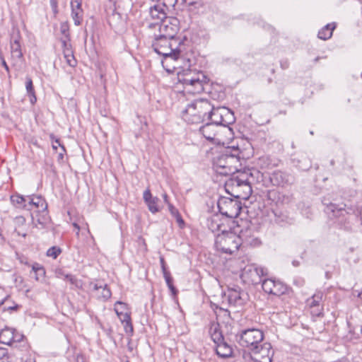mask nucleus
<instances>
[{
    "mask_svg": "<svg viewBox=\"0 0 362 362\" xmlns=\"http://www.w3.org/2000/svg\"><path fill=\"white\" fill-rule=\"evenodd\" d=\"M323 204L326 206V213L337 221L346 230H352V221L356 218V207L354 205H346L344 203L326 202Z\"/></svg>",
    "mask_w": 362,
    "mask_h": 362,
    "instance_id": "f257e3e1",
    "label": "nucleus"
},
{
    "mask_svg": "<svg viewBox=\"0 0 362 362\" xmlns=\"http://www.w3.org/2000/svg\"><path fill=\"white\" fill-rule=\"evenodd\" d=\"M178 81L183 85L186 92L192 94L200 93L204 90V85L209 79L202 71L197 69H183L177 74Z\"/></svg>",
    "mask_w": 362,
    "mask_h": 362,
    "instance_id": "f03ea898",
    "label": "nucleus"
},
{
    "mask_svg": "<svg viewBox=\"0 0 362 362\" xmlns=\"http://www.w3.org/2000/svg\"><path fill=\"white\" fill-rule=\"evenodd\" d=\"M182 45L180 39H170L159 35H155L152 42L154 51L163 56L165 61L168 59L176 61L180 55Z\"/></svg>",
    "mask_w": 362,
    "mask_h": 362,
    "instance_id": "7ed1b4c3",
    "label": "nucleus"
},
{
    "mask_svg": "<svg viewBox=\"0 0 362 362\" xmlns=\"http://www.w3.org/2000/svg\"><path fill=\"white\" fill-rule=\"evenodd\" d=\"M211 111L207 115V119L210 120L211 124L223 130L226 137L233 136V129L229 127L235 122L233 112L228 108L224 107H214L211 105Z\"/></svg>",
    "mask_w": 362,
    "mask_h": 362,
    "instance_id": "20e7f679",
    "label": "nucleus"
},
{
    "mask_svg": "<svg viewBox=\"0 0 362 362\" xmlns=\"http://www.w3.org/2000/svg\"><path fill=\"white\" fill-rule=\"evenodd\" d=\"M211 110V104L208 100H197L183 110L182 118L188 123L199 124L207 118V115Z\"/></svg>",
    "mask_w": 362,
    "mask_h": 362,
    "instance_id": "39448f33",
    "label": "nucleus"
},
{
    "mask_svg": "<svg viewBox=\"0 0 362 362\" xmlns=\"http://www.w3.org/2000/svg\"><path fill=\"white\" fill-rule=\"evenodd\" d=\"M244 175L233 177L226 183V190L235 198L247 199L252 193L250 182L245 178Z\"/></svg>",
    "mask_w": 362,
    "mask_h": 362,
    "instance_id": "423d86ee",
    "label": "nucleus"
},
{
    "mask_svg": "<svg viewBox=\"0 0 362 362\" xmlns=\"http://www.w3.org/2000/svg\"><path fill=\"white\" fill-rule=\"evenodd\" d=\"M215 245L217 250L226 254H233L241 245L240 233L237 235L233 232H223L217 235Z\"/></svg>",
    "mask_w": 362,
    "mask_h": 362,
    "instance_id": "0eeeda50",
    "label": "nucleus"
},
{
    "mask_svg": "<svg viewBox=\"0 0 362 362\" xmlns=\"http://www.w3.org/2000/svg\"><path fill=\"white\" fill-rule=\"evenodd\" d=\"M238 162L237 157L230 154V150L227 148L224 153L214 159V168L218 173L228 175L237 170L234 164Z\"/></svg>",
    "mask_w": 362,
    "mask_h": 362,
    "instance_id": "6e6552de",
    "label": "nucleus"
},
{
    "mask_svg": "<svg viewBox=\"0 0 362 362\" xmlns=\"http://www.w3.org/2000/svg\"><path fill=\"white\" fill-rule=\"evenodd\" d=\"M264 334L258 329H248L240 332L239 344L247 349L248 354L256 349L263 341Z\"/></svg>",
    "mask_w": 362,
    "mask_h": 362,
    "instance_id": "1a4fd4ad",
    "label": "nucleus"
},
{
    "mask_svg": "<svg viewBox=\"0 0 362 362\" xmlns=\"http://www.w3.org/2000/svg\"><path fill=\"white\" fill-rule=\"evenodd\" d=\"M176 0H170V2H166L165 0L163 1V4L158 2L154 6L149 8V18L147 21H149L148 27L152 28L153 26L158 25L167 17L166 9L170 6H174Z\"/></svg>",
    "mask_w": 362,
    "mask_h": 362,
    "instance_id": "9d476101",
    "label": "nucleus"
},
{
    "mask_svg": "<svg viewBox=\"0 0 362 362\" xmlns=\"http://www.w3.org/2000/svg\"><path fill=\"white\" fill-rule=\"evenodd\" d=\"M268 276L267 269L255 264L247 265L243 269L240 278L247 284H258L262 278Z\"/></svg>",
    "mask_w": 362,
    "mask_h": 362,
    "instance_id": "9b49d317",
    "label": "nucleus"
},
{
    "mask_svg": "<svg viewBox=\"0 0 362 362\" xmlns=\"http://www.w3.org/2000/svg\"><path fill=\"white\" fill-rule=\"evenodd\" d=\"M217 205L222 215L231 218H236L242 209L241 203L238 198L221 197L218 199Z\"/></svg>",
    "mask_w": 362,
    "mask_h": 362,
    "instance_id": "f8f14e48",
    "label": "nucleus"
},
{
    "mask_svg": "<svg viewBox=\"0 0 362 362\" xmlns=\"http://www.w3.org/2000/svg\"><path fill=\"white\" fill-rule=\"evenodd\" d=\"M273 354L271 344L262 341L248 356L254 362H272Z\"/></svg>",
    "mask_w": 362,
    "mask_h": 362,
    "instance_id": "ddd939ff",
    "label": "nucleus"
},
{
    "mask_svg": "<svg viewBox=\"0 0 362 362\" xmlns=\"http://www.w3.org/2000/svg\"><path fill=\"white\" fill-rule=\"evenodd\" d=\"M199 132L208 141L216 144H224L223 130L211 122H207L205 125L200 127Z\"/></svg>",
    "mask_w": 362,
    "mask_h": 362,
    "instance_id": "4468645a",
    "label": "nucleus"
},
{
    "mask_svg": "<svg viewBox=\"0 0 362 362\" xmlns=\"http://www.w3.org/2000/svg\"><path fill=\"white\" fill-rule=\"evenodd\" d=\"M158 26L159 27V36L177 39L176 35L179 31V21L177 18L168 17Z\"/></svg>",
    "mask_w": 362,
    "mask_h": 362,
    "instance_id": "2eb2a0df",
    "label": "nucleus"
},
{
    "mask_svg": "<svg viewBox=\"0 0 362 362\" xmlns=\"http://www.w3.org/2000/svg\"><path fill=\"white\" fill-rule=\"evenodd\" d=\"M270 180L274 185L284 187L293 184L295 177L287 172L275 170L272 173Z\"/></svg>",
    "mask_w": 362,
    "mask_h": 362,
    "instance_id": "dca6fc26",
    "label": "nucleus"
},
{
    "mask_svg": "<svg viewBox=\"0 0 362 362\" xmlns=\"http://www.w3.org/2000/svg\"><path fill=\"white\" fill-rule=\"evenodd\" d=\"M241 245L258 247L262 244L261 240L255 235V232L250 228H246L240 231Z\"/></svg>",
    "mask_w": 362,
    "mask_h": 362,
    "instance_id": "f3484780",
    "label": "nucleus"
},
{
    "mask_svg": "<svg viewBox=\"0 0 362 362\" xmlns=\"http://www.w3.org/2000/svg\"><path fill=\"white\" fill-rule=\"evenodd\" d=\"M89 289L93 296L103 301L107 300L111 296V291L110 288H107V284L101 282H91L89 284Z\"/></svg>",
    "mask_w": 362,
    "mask_h": 362,
    "instance_id": "a211bd4d",
    "label": "nucleus"
},
{
    "mask_svg": "<svg viewBox=\"0 0 362 362\" xmlns=\"http://www.w3.org/2000/svg\"><path fill=\"white\" fill-rule=\"evenodd\" d=\"M245 293L240 289L239 286L229 288L228 290V302L234 305H242L245 301Z\"/></svg>",
    "mask_w": 362,
    "mask_h": 362,
    "instance_id": "6ab92c4d",
    "label": "nucleus"
},
{
    "mask_svg": "<svg viewBox=\"0 0 362 362\" xmlns=\"http://www.w3.org/2000/svg\"><path fill=\"white\" fill-rule=\"evenodd\" d=\"M26 204H23V209L30 211L34 208H46L45 200L40 196H27Z\"/></svg>",
    "mask_w": 362,
    "mask_h": 362,
    "instance_id": "aec40b11",
    "label": "nucleus"
},
{
    "mask_svg": "<svg viewBox=\"0 0 362 362\" xmlns=\"http://www.w3.org/2000/svg\"><path fill=\"white\" fill-rule=\"evenodd\" d=\"M143 198L151 213L156 214L159 211V199L156 197H153L148 188L144 192Z\"/></svg>",
    "mask_w": 362,
    "mask_h": 362,
    "instance_id": "412c9836",
    "label": "nucleus"
},
{
    "mask_svg": "<svg viewBox=\"0 0 362 362\" xmlns=\"http://www.w3.org/2000/svg\"><path fill=\"white\" fill-rule=\"evenodd\" d=\"M71 16L76 25H80L83 21L81 0H72L71 2Z\"/></svg>",
    "mask_w": 362,
    "mask_h": 362,
    "instance_id": "4be33fe9",
    "label": "nucleus"
},
{
    "mask_svg": "<svg viewBox=\"0 0 362 362\" xmlns=\"http://www.w3.org/2000/svg\"><path fill=\"white\" fill-rule=\"evenodd\" d=\"M14 329L6 327L0 332V342L13 346V345Z\"/></svg>",
    "mask_w": 362,
    "mask_h": 362,
    "instance_id": "5701e85b",
    "label": "nucleus"
},
{
    "mask_svg": "<svg viewBox=\"0 0 362 362\" xmlns=\"http://www.w3.org/2000/svg\"><path fill=\"white\" fill-rule=\"evenodd\" d=\"M216 351L218 356L221 358H228L233 354V349L226 341L216 344Z\"/></svg>",
    "mask_w": 362,
    "mask_h": 362,
    "instance_id": "b1692460",
    "label": "nucleus"
},
{
    "mask_svg": "<svg viewBox=\"0 0 362 362\" xmlns=\"http://www.w3.org/2000/svg\"><path fill=\"white\" fill-rule=\"evenodd\" d=\"M209 333L211 334V339L216 344L224 341L223 336L219 329L218 324L213 323L210 327Z\"/></svg>",
    "mask_w": 362,
    "mask_h": 362,
    "instance_id": "393cba45",
    "label": "nucleus"
},
{
    "mask_svg": "<svg viewBox=\"0 0 362 362\" xmlns=\"http://www.w3.org/2000/svg\"><path fill=\"white\" fill-rule=\"evenodd\" d=\"M334 28V24L326 25L318 32V37L324 40L329 39L332 35V32Z\"/></svg>",
    "mask_w": 362,
    "mask_h": 362,
    "instance_id": "a878e982",
    "label": "nucleus"
},
{
    "mask_svg": "<svg viewBox=\"0 0 362 362\" xmlns=\"http://www.w3.org/2000/svg\"><path fill=\"white\" fill-rule=\"evenodd\" d=\"M293 163L300 170H307L311 167V162L305 156H301V160L293 159Z\"/></svg>",
    "mask_w": 362,
    "mask_h": 362,
    "instance_id": "bb28decb",
    "label": "nucleus"
},
{
    "mask_svg": "<svg viewBox=\"0 0 362 362\" xmlns=\"http://www.w3.org/2000/svg\"><path fill=\"white\" fill-rule=\"evenodd\" d=\"M322 298V293H315L310 299L308 300V305L310 306V309H313L317 306L319 307L321 305Z\"/></svg>",
    "mask_w": 362,
    "mask_h": 362,
    "instance_id": "cd10ccee",
    "label": "nucleus"
},
{
    "mask_svg": "<svg viewBox=\"0 0 362 362\" xmlns=\"http://www.w3.org/2000/svg\"><path fill=\"white\" fill-rule=\"evenodd\" d=\"M11 52L13 59H21L23 57L21 44L11 45Z\"/></svg>",
    "mask_w": 362,
    "mask_h": 362,
    "instance_id": "c85d7f7f",
    "label": "nucleus"
},
{
    "mask_svg": "<svg viewBox=\"0 0 362 362\" xmlns=\"http://www.w3.org/2000/svg\"><path fill=\"white\" fill-rule=\"evenodd\" d=\"M32 270L34 272V277L36 281L40 280L45 275V270L44 267L37 263H35L33 265Z\"/></svg>",
    "mask_w": 362,
    "mask_h": 362,
    "instance_id": "c756f323",
    "label": "nucleus"
},
{
    "mask_svg": "<svg viewBox=\"0 0 362 362\" xmlns=\"http://www.w3.org/2000/svg\"><path fill=\"white\" fill-rule=\"evenodd\" d=\"M217 216H212L207 219V226L213 233L219 230L220 223Z\"/></svg>",
    "mask_w": 362,
    "mask_h": 362,
    "instance_id": "7c9ffc66",
    "label": "nucleus"
},
{
    "mask_svg": "<svg viewBox=\"0 0 362 362\" xmlns=\"http://www.w3.org/2000/svg\"><path fill=\"white\" fill-rule=\"evenodd\" d=\"M286 290L287 287L286 286V285H284L281 281H277L272 289V292H271L270 294L279 296L282 294H284Z\"/></svg>",
    "mask_w": 362,
    "mask_h": 362,
    "instance_id": "2f4dec72",
    "label": "nucleus"
},
{
    "mask_svg": "<svg viewBox=\"0 0 362 362\" xmlns=\"http://www.w3.org/2000/svg\"><path fill=\"white\" fill-rule=\"evenodd\" d=\"M64 57L66 59V63L69 66L74 67L76 65V61L71 49H64Z\"/></svg>",
    "mask_w": 362,
    "mask_h": 362,
    "instance_id": "473e14b6",
    "label": "nucleus"
},
{
    "mask_svg": "<svg viewBox=\"0 0 362 362\" xmlns=\"http://www.w3.org/2000/svg\"><path fill=\"white\" fill-rule=\"evenodd\" d=\"M262 287L264 292L269 293L272 292V289L276 284V281L272 279H264L262 280Z\"/></svg>",
    "mask_w": 362,
    "mask_h": 362,
    "instance_id": "72a5a7b5",
    "label": "nucleus"
},
{
    "mask_svg": "<svg viewBox=\"0 0 362 362\" xmlns=\"http://www.w3.org/2000/svg\"><path fill=\"white\" fill-rule=\"evenodd\" d=\"M27 196H21L19 194L13 195L11 197V200L13 204H16L19 208H23V204H26Z\"/></svg>",
    "mask_w": 362,
    "mask_h": 362,
    "instance_id": "f704fd0d",
    "label": "nucleus"
},
{
    "mask_svg": "<svg viewBox=\"0 0 362 362\" xmlns=\"http://www.w3.org/2000/svg\"><path fill=\"white\" fill-rule=\"evenodd\" d=\"M163 274L168 288L172 291V293L175 295L177 293V290L173 285V279L170 276V272H163Z\"/></svg>",
    "mask_w": 362,
    "mask_h": 362,
    "instance_id": "c9c22d12",
    "label": "nucleus"
},
{
    "mask_svg": "<svg viewBox=\"0 0 362 362\" xmlns=\"http://www.w3.org/2000/svg\"><path fill=\"white\" fill-rule=\"evenodd\" d=\"M61 252L62 250L59 247L53 246L48 249L47 251V255L48 257H52V258L56 259Z\"/></svg>",
    "mask_w": 362,
    "mask_h": 362,
    "instance_id": "e433bc0d",
    "label": "nucleus"
},
{
    "mask_svg": "<svg viewBox=\"0 0 362 362\" xmlns=\"http://www.w3.org/2000/svg\"><path fill=\"white\" fill-rule=\"evenodd\" d=\"M116 314H119L120 312L124 313L127 311V305L126 303H122L121 301H117L115 304V308H114Z\"/></svg>",
    "mask_w": 362,
    "mask_h": 362,
    "instance_id": "4c0bfd02",
    "label": "nucleus"
},
{
    "mask_svg": "<svg viewBox=\"0 0 362 362\" xmlns=\"http://www.w3.org/2000/svg\"><path fill=\"white\" fill-rule=\"evenodd\" d=\"M65 279L69 281L71 284L75 286L77 288H79L81 286V282L78 279L76 278L75 276L71 274H66L64 276Z\"/></svg>",
    "mask_w": 362,
    "mask_h": 362,
    "instance_id": "58836bf2",
    "label": "nucleus"
},
{
    "mask_svg": "<svg viewBox=\"0 0 362 362\" xmlns=\"http://www.w3.org/2000/svg\"><path fill=\"white\" fill-rule=\"evenodd\" d=\"M21 36L20 35V31L18 30H16L13 31V33L11 37V45L21 44Z\"/></svg>",
    "mask_w": 362,
    "mask_h": 362,
    "instance_id": "ea45409f",
    "label": "nucleus"
},
{
    "mask_svg": "<svg viewBox=\"0 0 362 362\" xmlns=\"http://www.w3.org/2000/svg\"><path fill=\"white\" fill-rule=\"evenodd\" d=\"M25 88L28 94H33L35 91L33 81L28 76L25 77Z\"/></svg>",
    "mask_w": 362,
    "mask_h": 362,
    "instance_id": "a19ab883",
    "label": "nucleus"
},
{
    "mask_svg": "<svg viewBox=\"0 0 362 362\" xmlns=\"http://www.w3.org/2000/svg\"><path fill=\"white\" fill-rule=\"evenodd\" d=\"M117 315L118 316L122 323H124L125 322L131 320L130 313L128 311L124 313L120 312L119 314H117Z\"/></svg>",
    "mask_w": 362,
    "mask_h": 362,
    "instance_id": "79ce46f5",
    "label": "nucleus"
},
{
    "mask_svg": "<svg viewBox=\"0 0 362 362\" xmlns=\"http://www.w3.org/2000/svg\"><path fill=\"white\" fill-rule=\"evenodd\" d=\"M124 325V329L126 332V333H129L130 334H133L134 328L133 325L132 324L131 320L129 321L125 322L124 323H122Z\"/></svg>",
    "mask_w": 362,
    "mask_h": 362,
    "instance_id": "37998d69",
    "label": "nucleus"
},
{
    "mask_svg": "<svg viewBox=\"0 0 362 362\" xmlns=\"http://www.w3.org/2000/svg\"><path fill=\"white\" fill-rule=\"evenodd\" d=\"M322 306L320 305V306H317L315 307V308L313 309H311V314L313 315V316H316V317H320L322 315Z\"/></svg>",
    "mask_w": 362,
    "mask_h": 362,
    "instance_id": "c03bdc74",
    "label": "nucleus"
},
{
    "mask_svg": "<svg viewBox=\"0 0 362 362\" xmlns=\"http://www.w3.org/2000/svg\"><path fill=\"white\" fill-rule=\"evenodd\" d=\"M24 339V336L14 329L13 345L19 343Z\"/></svg>",
    "mask_w": 362,
    "mask_h": 362,
    "instance_id": "a18cd8bd",
    "label": "nucleus"
},
{
    "mask_svg": "<svg viewBox=\"0 0 362 362\" xmlns=\"http://www.w3.org/2000/svg\"><path fill=\"white\" fill-rule=\"evenodd\" d=\"M168 209L170 212V214L175 217V216H179V211L177 209H175L172 204H169Z\"/></svg>",
    "mask_w": 362,
    "mask_h": 362,
    "instance_id": "49530a36",
    "label": "nucleus"
},
{
    "mask_svg": "<svg viewBox=\"0 0 362 362\" xmlns=\"http://www.w3.org/2000/svg\"><path fill=\"white\" fill-rule=\"evenodd\" d=\"M160 267H161V269H162L163 272L168 271L166 268L165 262L163 257H160Z\"/></svg>",
    "mask_w": 362,
    "mask_h": 362,
    "instance_id": "de8ad7c7",
    "label": "nucleus"
},
{
    "mask_svg": "<svg viewBox=\"0 0 362 362\" xmlns=\"http://www.w3.org/2000/svg\"><path fill=\"white\" fill-rule=\"evenodd\" d=\"M61 32L62 33V34L64 35V37L66 38L69 37V31H68L67 27L66 25H62Z\"/></svg>",
    "mask_w": 362,
    "mask_h": 362,
    "instance_id": "09e8293b",
    "label": "nucleus"
},
{
    "mask_svg": "<svg viewBox=\"0 0 362 362\" xmlns=\"http://www.w3.org/2000/svg\"><path fill=\"white\" fill-rule=\"evenodd\" d=\"M68 41H69V37L68 38L65 37V39L62 40L63 51L64 50V49H70L69 47L70 45L69 44Z\"/></svg>",
    "mask_w": 362,
    "mask_h": 362,
    "instance_id": "8fccbe9b",
    "label": "nucleus"
},
{
    "mask_svg": "<svg viewBox=\"0 0 362 362\" xmlns=\"http://www.w3.org/2000/svg\"><path fill=\"white\" fill-rule=\"evenodd\" d=\"M5 357L8 358L7 351L6 349L0 347V361L4 359Z\"/></svg>",
    "mask_w": 362,
    "mask_h": 362,
    "instance_id": "3c124183",
    "label": "nucleus"
},
{
    "mask_svg": "<svg viewBox=\"0 0 362 362\" xmlns=\"http://www.w3.org/2000/svg\"><path fill=\"white\" fill-rule=\"evenodd\" d=\"M0 59L1 61L2 66L5 68L7 72H9V67L7 65L4 58L3 57L2 54L0 53Z\"/></svg>",
    "mask_w": 362,
    "mask_h": 362,
    "instance_id": "603ef678",
    "label": "nucleus"
},
{
    "mask_svg": "<svg viewBox=\"0 0 362 362\" xmlns=\"http://www.w3.org/2000/svg\"><path fill=\"white\" fill-rule=\"evenodd\" d=\"M30 97V102L31 104H35L37 101V98L35 95V92L33 94H28Z\"/></svg>",
    "mask_w": 362,
    "mask_h": 362,
    "instance_id": "864d4df0",
    "label": "nucleus"
},
{
    "mask_svg": "<svg viewBox=\"0 0 362 362\" xmlns=\"http://www.w3.org/2000/svg\"><path fill=\"white\" fill-rule=\"evenodd\" d=\"M175 217L180 226L184 224V221L182 218L181 215L180 214H179V216H175Z\"/></svg>",
    "mask_w": 362,
    "mask_h": 362,
    "instance_id": "5fc2aeb1",
    "label": "nucleus"
},
{
    "mask_svg": "<svg viewBox=\"0 0 362 362\" xmlns=\"http://www.w3.org/2000/svg\"><path fill=\"white\" fill-rule=\"evenodd\" d=\"M163 198L164 202H165L166 204L169 205V204H170V203L169 202L168 197V195H167V194H166V193L163 194Z\"/></svg>",
    "mask_w": 362,
    "mask_h": 362,
    "instance_id": "6e6d98bb",
    "label": "nucleus"
},
{
    "mask_svg": "<svg viewBox=\"0 0 362 362\" xmlns=\"http://www.w3.org/2000/svg\"><path fill=\"white\" fill-rule=\"evenodd\" d=\"M58 146H61L59 141L58 139L55 140L54 144H52V148L54 149H57Z\"/></svg>",
    "mask_w": 362,
    "mask_h": 362,
    "instance_id": "4d7b16f0",
    "label": "nucleus"
},
{
    "mask_svg": "<svg viewBox=\"0 0 362 362\" xmlns=\"http://www.w3.org/2000/svg\"><path fill=\"white\" fill-rule=\"evenodd\" d=\"M17 308H18L17 305H15L14 306H8V307L4 308V309H7V310H16Z\"/></svg>",
    "mask_w": 362,
    "mask_h": 362,
    "instance_id": "13d9d810",
    "label": "nucleus"
},
{
    "mask_svg": "<svg viewBox=\"0 0 362 362\" xmlns=\"http://www.w3.org/2000/svg\"><path fill=\"white\" fill-rule=\"evenodd\" d=\"M18 219H19L20 221H21L22 222H24L25 221V218L22 216L21 217H18Z\"/></svg>",
    "mask_w": 362,
    "mask_h": 362,
    "instance_id": "bf43d9fd",
    "label": "nucleus"
},
{
    "mask_svg": "<svg viewBox=\"0 0 362 362\" xmlns=\"http://www.w3.org/2000/svg\"><path fill=\"white\" fill-rule=\"evenodd\" d=\"M163 0H158V2L160 3V4H163ZM166 2H170V0H165Z\"/></svg>",
    "mask_w": 362,
    "mask_h": 362,
    "instance_id": "052dcab7",
    "label": "nucleus"
},
{
    "mask_svg": "<svg viewBox=\"0 0 362 362\" xmlns=\"http://www.w3.org/2000/svg\"><path fill=\"white\" fill-rule=\"evenodd\" d=\"M74 226L78 230H79V226H78L77 223H74Z\"/></svg>",
    "mask_w": 362,
    "mask_h": 362,
    "instance_id": "680f3d73",
    "label": "nucleus"
},
{
    "mask_svg": "<svg viewBox=\"0 0 362 362\" xmlns=\"http://www.w3.org/2000/svg\"><path fill=\"white\" fill-rule=\"evenodd\" d=\"M358 297H360L361 298H362V292H361V293H360L358 294Z\"/></svg>",
    "mask_w": 362,
    "mask_h": 362,
    "instance_id": "e2e57ef3",
    "label": "nucleus"
},
{
    "mask_svg": "<svg viewBox=\"0 0 362 362\" xmlns=\"http://www.w3.org/2000/svg\"><path fill=\"white\" fill-rule=\"evenodd\" d=\"M361 334H362V326H361Z\"/></svg>",
    "mask_w": 362,
    "mask_h": 362,
    "instance_id": "0e129e2a",
    "label": "nucleus"
}]
</instances>
